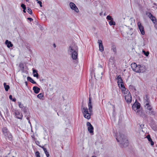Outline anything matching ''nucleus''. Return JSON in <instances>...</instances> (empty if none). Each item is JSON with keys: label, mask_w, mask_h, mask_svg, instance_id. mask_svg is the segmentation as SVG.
<instances>
[{"label": "nucleus", "mask_w": 157, "mask_h": 157, "mask_svg": "<svg viewBox=\"0 0 157 157\" xmlns=\"http://www.w3.org/2000/svg\"><path fill=\"white\" fill-rule=\"evenodd\" d=\"M3 85L5 89V90L6 91H8L9 89H10V86L9 85H7L6 83L4 82L3 84Z\"/></svg>", "instance_id": "nucleus-27"}, {"label": "nucleus", "mask_w": 157, "mask_h": 157, "mask_svg": "<svg viewBox=\"0 0 157 157\" xmlns=\"http://www.w3.org/2000/svg\"><path fill=\"white\" fill-rule=\"evenodd\" d=\"M147 139L149 142H150L151 145L153 146L154 144V142L152 141L151 139V138L150 136L148 135L147 136Z\"/></svg>", "instance_id": "nucleus-24"}, {"label": "nucleus", "mask_w": 157, "mask_h": 157, "mask_svg": "<svg viewBox=\"0 0 157 157\" xmlns=\"http://www.w3.org/2000/svg\"><path fill=\"white\" fill-rule=\"evenodd\" d=\"M137 25L139 29L141 34L143 35H144L145 34V32L144 26L142 25L140 21L138 22Z\"/></svg>", "instance_id": "nucleus-10"}, {"label": "nucleus", "mask_w": 157, "mask_h": 157, "mask_svg": "<svg viewBox=\"0 0 157 157\" xmlns=\"http://www.w3.org/2000/svg\"><path fill=\"white\" fill-rule=\"evenodd\" d=\"M111 59H112V60H113V57H110V60Z\"/></svg>", "instance_id": "nucleus-61"}, {"label": "nucleus", "mask_w": 157, "mask_h": 157, "mask_svg": "<svg viewBox=\"0 0 157 157\" xmlns=\"http://www.w3.org/2000/svg\"><path fill=\"white\" fill-rule=\"evenodd\" d=\"M139 66L140 64L137 65V67H136V68H135L134 71L136 72L137 73H140V68L139 67Z\"/></svg>", "instance_id": "nucleus-28"}, {"label": "nucleus", "mask_w": 157, "mask_h": 157, "mask_svg": "<svg viewBox=\"0 0 157 157\" xmlns=\"http://www.w3.org/2000/svg\"><path fill=\"white\" fill-rule=\"evenodd\" d=\"M13 101L14 102H15L16 101V99L15 98H12V99L11 100Z\"/></svg>", "instance_id": "nucleus-49"}, {"label": "nucleus", "mask_w": 157, "mask_h": 157, "mask_svg": "<svg viewBox=\"0 0 157 157\" xmlns=\"http://www.w3.org/2000/svg\"><path fill=\"white\" fill-rule=\"evenodd\" d=\"M37 3L39 4L40 7H42V2L41 1H37Z\"/></svg>", "instance_id": "nucleus-42"}, {"label": "nucleus", "mask_w": 157, "mask_h": 157, "mask_svg": "<svg viewBox=\"0 0 157 157\" xmlns=\"http://www.w3.org/2000/svg\"><path fill=\"white\" fill-rule=\"evenodd\" d=\"M106 19L107 20H109L110 21L113 20V18L111 16L109 15H108L107 16Z\"/></svg>", "instance_id": "nucleus-36"}, {"label": "nucleus", "mask_w": 157, "mask_h": 157, "mask_svg": "<svg viewBox=\"0 0 157 157\" xmlns=\"http://www.w3.org/2000/svg\"><path fill=\"white\" fill-rule=\"evenodd\" d=\"M39 147H41L43 149H44V146H40V145H39Z\"/></svg>", "instance_id": "nucleus-53"}, {"label": "nucleus", "mask_w": 157, "mask_h": 157, "mask_svg": "<svg viewBox=\"0 0 157 157\" xmlns=\"http://www.w3.org/2000/svg\"><path fill=\"white\" fill-rule=\"evenodd\" d=\"M35 155L36 157H40V153L38 151H37L35 152Z\"/></svg>", "instance_id": "nucleus-38"}, {"label": "nucleus", "mask_w": 157, "mask_h": 157, "mask_svg": "<svg viewBox=\"0 0 157 157\" xmlns=\"http://www.w3.org/2000/svg\"><path fill=\"white\" fill-rule=\"evenodd\" d=\"M14 113V114L17 119H22L23 117V115L22 113H20V112L17 110H14L12 111Z\"/></svg>", "instance_id": "nucleus-5"}, {"label": "nucleus", "mask_w": 157, "mask_h": 157, "mask_svg": "<svg viewBox=\"0 0 157 157\" xmlns=\"http://www.w3.org/2000/svg\"><path fill=\"white\" fill-rule=\"evenodd\" d=\"M27 80L33 84H36V82L34 81L33 79L30 77L28 76L27 78Z\"/></svg>", "instance_id": "nucleus-26"}, {"label": "nucleus", "mask_w": 157, "mask_h": 157, "mask_svg": "<svg viewBox=\"0 0 157 157\" xmlns=\"http://www.w3.org/2000/svg\"><path fill=\"white\" fill-rule=\"evenodd\" d=\"M124 91L122 90V94H124V95L126 94H130V93L129 91L128 90V89H126L125 88V90H124Z\"/></svg>", "instance_id": "nucleus-29"}, {"label": "nucleus", "mask_w": 157, "mask_h": 157, "mask_svg": "<svg viewBox=\"0 0 157 157\" xmlns=\"http://www.w3.org/2000/svg\"><path fill=\"white\" fill-rule=\"evenodd\" d=\"M2 131L6 139H8L10 141L12 140L13 138L12 135L8 131L7 128L6 127L3 128L2 129Z\"/></svg>", "instance_id": "nucleus-3"}, {"label": "nucleus", "mask_w": 157, "mask_h": 157, "mask_svg": "<svg viewBox=\"0 0 157 157\" xmlns=\"http://www.w3.org/2000/svg\"><path fill=\"white\" fill-rule=\"evenodd\" d=\"M21 7L23 9H26V7L25 5L24 4H22L21 5Z\"/></svg>", "instance_id": "nucleus-40"}, {"label": "nucleus", "mask_w": 157, "mask_h": 157, "mask_svg": "<svg viewBox=\"0 0 157 157\" xmlns=\"http://www.w3.org/2000/svg\"><path fill=\"white\" fill-rule=\"evenodd\" d=\"M88 106L89 109V112L91 113L92 112V105L91 103V98L89 97L88 103Z\"/></svg>", "instance_id": "nucleus-16"}, {"label": "nucleus", "mask_w": 157, "mask_h": 157, "mask_svg": "<svg viewBox=\"0 0 157 157\" xmlns=\"http://www.w3.org/2000/svg\"><path fill=\"white\" fill-rule=\"evenodd\" d=\"M21 110H22L26 114L25 116V117H26V119L28 121L29 123L31 124V122L29 121V117H30V115L29 113H28V109L26 107H24L22 109H21Z\"/></svg>", "instance_id": "nucleus-7"}, {"label": "nucleus", "mask_w": 157, "mask_h": 157, "mask_svg": "<svg viewBox=\"0 0 157 157\" xmlns=\"http://www.w3.org/2000/svg\"><path fill=\"white\" fill-rule=\"evenodd\" d=\"M102 15V13H100V15L101 16Z\"/></svg>", "instance_id": "nucleus-63"}, {"label": "nucleus", "mask_w": 157, "mask_h": 157, "mask_svg": "<svg viewBox=\"0 0 157 157\" xmlns=\"http://www.w3.org/2000/svg\"><path fill=\"white\" fill-rule=\"evenodd\" d=\"M44 97V95H43V94L42 93H40L38 95H37V97L39 98V99H41L42 100H43V99H42V98Z\"/></svg>", "instance_id": "nucleus-32"}, {"label": "nucleus", "mask_w": 157, "mask_h": 157, "mask_svg": "<svg viewBox=\"0 0 157 157\" xmlns=\"http://www.w3.org/2000/svg\"><path fill=\"white\" fill-rule=\"evenodd\" d=\"M38 76L39 75L37 72H36V74H33V76L35 77H36L37 78L38 77Z\"/></svg>", "instance_id": "nucleus-41"}, {"label": "nucleus", "mask_w": 157, "mask_h": 157, "mask_svg": "<svg viewBox=\"0 0 157 157\" xmlns=\"http://www.w3.org/2000/svg\"><path fill=\"white\" fill-rule=\"evenodd\" d=\"M139 66V67L140 68V73H143L147 71V67H146L143 64H140Z\"/></svg>", "instance_id": "nucleus-13"}, {"label": "nucleus", "mask_w": 157, "mask_h": 157, "mask_svg": "<svg viewBox=\"0 0 157 157\" xmlns=\"http://www.w3.org/2000/svg\"><path fill=\"white\" fill-rule=\"evenodd\" d=\"M140 104L138 102H135L132 105V109L134 110L135 111H136V110H138L140 108Z\"/></svg>", "instance_id": "nucleus-9"}, {"label": "nucleus", "mask_w": 157, "mask_h": 157, "mask_svg": "<svg viewBox=\"0 0 157 157\" xmlns=\"http://www.w3.org/2000/svg\"><path fill=\"white\" fill-rule=\"evenodd\" d=\"M155 25V26L156 29H157V23L156 24H154Z\"/></svg>", "instance_id": "nucleus-51"}, {"label": "nucleus", "mask_w": 157, "mask_h": 157, "mask_svg": "<svg viewBox=\"0 0 157 157\" xmlns=\"http://www.w3.org/2000/svg\"><path fill=\"white\" fill-rule=\"evenodd\" d=\"M36 144L37 145H38L39 146V145L38 144H40V142H39V141H36Z\"/></svg>", "instance_id": "nucleus-50"}, {"label": "nucleus", "mask_w": 157, "mask_h": 157, "mask_svg": "<svg viewBox=\"0 0 157 157\" xmlns=\"http://www.w3.org/2000/svg\"><path fill=\"white\" fill-rule=\"evenodd\" d=\"M33 90L36 94H38L40 90V88L36 86H34L33 87Z\"/></svg>", "instance_id": "nucleus-22"}, {"label": "nucleus", "mask_w": 157, "mask_h": 157, "mask_svg": "<svg viewBox=\"0 0 157 157\" xmlns=\"http://www.w3.org/2000/svg\"><path fill=\"white\" fill-rule=\"evenodd\" d=\"M109 24L110 25H116L115 22L113 21V20H112L111 21H109Z\"/></svg>", "instance_id": "nucleus-33"}, {"label": "nucleus", "mask_w": 157, "mask_h": 157, "mask_svg": "<svg viewBox=\"0 0 157 157\" xmlns=\"http://www.w3.org/2000/svg\"><path fill=\"white\" fill-rule=\"evenodd\" d=\"M144 104L151 103L149 99V98L147 94H146L144 97Z\"/></svg>", "instance_id": "nucleus-18"}, {"label": "nucleus", "mask_w": 157, "mask_h": 157, "mask_svg": "<svg viewBox=\"0 0 157 157\" xmlns=\"http://www.w3.org/2000/svg\"><path fill=\"white\" fill-rule=\"evenodd\" d=\"M152 128L154 130V131H157V127H155L153 126L152 127Z\"/></svg>", "instance_id": "nucleus-45"}, {"label": "nucleus", "mask_w": 157, "mask_h": 157, "mask_svg": "<svg viewBox=\"0 0 157 157\" xmlns=\"http://www.w3.org/2000/svg\"><path fill=\"white\" fill-rule=\"evenodd\" d=\"M136 114L145 118H147V115L144 113L141 109H139L136 112Z\"/></svg>", "instance_id": "nucleus-11"}, {"label": "nucleus", "mask_w": 157, "mask_h": 157, "mask_svg": "<svg viewBox=\"0 0 157 157\" xmlns=\"http://www.w3.org/2000/svg\"><path fill=\"white\" fill-rule=\"evenodd\" d=\"M23 12L24 13H26L25 9H23Z\"/></svg>", "instance_id": "nucleus-59"}, {"label": "nucleus", "mask_w": 157, "mask_h": 157, "mask_svg": "<svg viewBox=\"0 0 157 157\" xmlns=\"http://www.w3.org/2000/svg\"><path fill=\"white\" fill-rule=\"evenodd\" d=\"M9 98L11 100L12 99V95H10L9 96Z\"/></svg>", "instance_id": "nucleus-47"}, {"label": "nucleus", "mask_w": 157, "mask_h": 157, "mask_svg": "<svg viewBox=\"0 0 157 157\" xmlns=\"http://www.w3.org/2000/svg\"><path fill=\"white\" fill-rule=\"evenodd\" d=\"M18 104L19 107L21 109H22L24 107H25V106H23V105L20 102H18Z\"/></svg>", "instance_id": "nucleus-35"}, {"label": "nucleus", "mask_w": 157, "mask_h": 157, "mask_svg": "<svg viewBox=\"0 0 157 157\" xmlns=\"http://www.w3.org/2000/svg\"><path fill=\"white\" fill-rule=\"evenodd\" d=\"M27 11L29 14L31 15L32 14L33 12L32 10L30 8H28Z\"/></svg>", "instance_id": "nucleus-34"}, {"label": "nucleus", "mask_w": 157, "mask_h": 157, "mask_svg": "<svg viewBox=\"0 0 157 157\" xmlns=\"http://www.w3.org/2000/svg\"><path fill=\"white\" fill-rule=\"evenodd\" d=\"M98 67H100V68H102V66H101V64H99L98 65Z\"/></svg>", "instance_id": "nucleus-48"}, {"label": "nucleus", "mask_w": 157, "mask_h": 157, "mask_svg": "<svg viewBox=\"0 0 157 157\" xmlns=\"http://www.w3.org/2000/svg\"><path fill=\"white\" fill-rule=\"evenodd\" d=\"M117 79L118 80L117 82L118 86H120V83L123 82V80L120 75L117 76Z\"/></svg>", "instance_id": "nucleus-20"}, {"label": "nucleus", "mask_w": 157, "mask_h": 157, "mask_svg": "<svg viewBox=\"0 0 157 157\" xmlns=\"http://www.w3.org/2000/svg\"><path fill=\"white\" fill-rule=\"evenodd\" d=\"M90 112L89 113L88 111H87L86 113L83 114L84 117L87 119H90Z\"/></svg>", "instance_id": "nucleus-19"}, {"label": "nucleus", "mask_w": 157, "mask_h": 157, "mask_svg": "<svg viewBox=\"0 0 157 157\" xmlns=\"http://www.w3.org/2000/svg\"><path fill=\"white\" fill-rule=\"evenodd\" d=\"M116 139L118 142L120 143L121 147H125L128 145V140L123 134L119 133V135L116 136Z\"/></svg>", "instance_id": "nucleus-1"}, {"label": "nucleus", "mask_w": 157, "mask_h": 157, "mask_svg": "<svg viewBox=\"0 0 157 157\" xmlns=\"http://www.w3.org/2000/svg\"><path fill=\"white\" fill-rule=\"evenodd\" d=\"M119 87L121 89V90H122L123 91H124V90H125V87L124 85L123 82L121 83V84H120V86Z\"/></svg>", "instance_id": "nucleus-30"}, {"label": "nucleus", "mask_w": 157, "mask_h": 157, "mask_svg": "<svg viewBox=\"0 0 157 157\" xmlns=\"http://www.w3.org/2000/svg\"><path fill=\"white\" fill-rule=\"evenodd\" d=\"M146 112L150 115H155V112L153 109L152 108L150 109H146Z\"/></svg>", "instance_id": "nucleus-17"}, {"label": "nucleus", "mask_w": 157, "mask_h": 157, "mask_svg": "<svg viewBox=\"0 0 157 157\" xmlns=\"http://www.w3.org/2000/svg\"><path fill=\"white\" fill-rule=\"evenodd\" d=\"M137 67V64L135 63H132L131 65V67L132 70L134 71L135 68Z\"/></svg>", "instance_id": "nucleus-31"}, {"label": "nucleus", "mask_w": 157, "mask_h": 157, "mask_svg": "<svg viewBox=\"0 0 157 157\" xmlns=\"http://www.w3.org/2000/svg\"><path fill=\"white\" fill-rule=\"evenodd\" d=\"M69 6L71 9L74 10L76 13H78L79 11V10L76 5L73 2H71L69 3Z\"/></svg>", "instance_id": "nucleus-8"}, {"label": "nucleus", "mask_w": 157, "mask_h": 157, "mask_svg": "<svg viewBox=\"0 0 157 157\" xmlns=\"http://www.w3.org/2000/svg\"><path fill=\"white\" fill-rule=\"evenodd\" d=\"M36 72H37V71L35 69H33V73L34 74H36Z\"/></svg>", "instance_id": "nucleus-44"}, {"label": "nucleus", "mask_w": 157, "mask_h": 157, "mask_svg": "<svg viewBox=\"0 0 157 157\" xmlns=\"http://www.w3.org/2000/svg\"><path fill=\"white\" fill-rule=\"evenodd\" d=\"M43 149L44 152L45 151H47L46 149L45 148H44Z\"/></svg>", "instance_id": "nucleus-55"}, {"label": "nucleus", "mask_w": 157, "mask_h": 157, "mask_svg": "<svg viewBox=\"0 0 157 157\" xmlns=\"http://www.w3.org/2000/svg\"><path fill=\"white\" fill-rule=\"evenodd\" d=\"M144 107L146 109H150L152 108V106L151 105V103H148L144 104Z\"/></svg>", "instance_id": "nucleus-23"}, {"label": "nucleus", "mask_w": 157, "mask_h": 157, "mask_svg": "<svg viewBox=\"0 0 157 157\" xmlns=\"http://www.w3.org/2000/svg\"><path fill=\"white\" fill-rule=\"evenodd\" d=\"M132 98L130 93L128 94L127 95L125 96V100L126 102L128 103H129L131 102Z\"/></svg>", "instance_id": "nucleus-15"}, {"label": "nucleus", "mask_w": 157, "mask_h": 157, "mask_svg": "<svg viewBox=\"0 0 157 157\" xmlns=\"http://www.w3.org/2000/svg\"><path fill=\"white\" fill-rule=\"evenodd\" d=\"M2 131L6 139H8L10 141L12 140L13 138L12 135L8 131L7 128L6 127L3 128L2 129Z\"/></svg>", "instance_id": "nucleus-4"}, {"label": "nucleus", "mask_w": 157, "mask_h": 157, "mask_svg": "<svg viewBox=\"0 0 157 157\" xmlns=\"http://www.w3.org/2000/svg\"><path fill=\"white\" fill-rule=\"evenodd\" d=\"M43 149L44 152L45 151H47L46 149L45 148H44Z\"/></svg>", "instance_id": "nucleus-54"}, {"label": "nucleus", "mask_w": 157, "mask_h": 157, "mask_svg": "<svg viewBox=\"0 0 157 157\" xmlns=\"http://www.w3.org/2000/svg\"><path fill=\"white\" fill-rule=\"evenodd\" d=\"M146 44V43L145 41V40H143L142 41V43L141 44V46H142L143 47H144L145 46V45Z\"/></svg>", "instance_id": "nucleus-39"}, {"label": "nucleus", "mask_w": 157, "mask_h": 157, "mask_svg": "<svg viewBox=\"0 0 157 157\" xmlns=\"http://www.w3.org/2000/svg\"><path fill=\"white\" fill-rule=\"evenodd\" d=\"M46 155L47 156V157H49V153H48L47 154H46Z\"/></svg>", "instance_id": "nucleus-52"}, {"label": "nucleus", "mask_w": 157, "mask_h": 157, "mask_svg": "<svg viewBox=\"0 0 157 157\" xmlns=\"http://www.w3.org/2000/svg\"><path fill=\"white\" fill-rule=\"evenodd\" d=\"M53 46L54 48H55L56 47V44L55 43H54L53 44Z\"/></svg>", "instance_id": "nucleus-57"}, {"label": "nucleus", "mask_w": 157, "mask_h": 157, "mask_svg": "<svg viewBox=\"0 0 157 157\" xmlns=\"http://www.w3.org/2000/svg\"><path fill=\"white\" fill-rule=\"evenodd\" d=\"M146 15L149 17L154 24H156V23H157L155 17L153 15L150 13L149 12H146Z\"/></svg>", "instance_id": "nucleus-6"}, {"label": "nucleus", "mask_w": 157, "mask_h": 157, "mask_svg": "<svg viewBox=\"0 0 157 157\" xmlns=\"http://www.w3.org/2000/svg\"><path fill=\"white\" fill-rule=\"evenodd\" d=\"M25 84L26 85V86H27V85H28V83H27V82H25Z\"/></svg>", "instance_id": "nucleus-58"}, {"label": "nucleus", "mask_w": 157, "mask_h": 157, "mask_svg": "<svg viewBox=\"0 0 157 157\" xmlns=\"http://www.w3.org/2000/svg\"><path fill=\"white\" fill-rule=\"evenodd\" d=\"M143 52L144 53V55H145L146 56H148V55H149V52H145V51L144 50H143Z\"/></svg>", "instance_id": "nucleus-37"}, {"label": "nucleus", "mask_w": 157, "mask_h": 157, "mask_svg": "<svg viewBox=\"0 0 157 157\" xmlns=\"http://www.w3.org/2000/svg\"><path fill=\"white\" fill-rule=\"evenodd\" d=\"M5 43L8 48H10L13 46V44L10 41H9L8 40H6Z\"/></svg>", "instance_id": "nucleus-21"}, {"label": "nucleus", "mask_w": 157, "mask_h": 157, "mask_svg": "<svg viewBox=\"0 0 157 157\" xmlns=\"http://www.w3.org/2000/svg\"><path fill=\"white\" fill-rule=\"evenodd\" d=\"M132 32H131L130 33H129V34L131 35L132 34Z\"/></svg>", "instance_id": "nucleus-60"}, {"label": "nucleus", "mask_w": 157, "mask_h": 157, "mask_svg": "<svg viewBox=\"0 0 157 157\" xmlns=\"http://www.w3.org/2000/svg\"><path fill=\"white\" fill-rule=\"evenodd\" d=\"M98 44L99 51L101 52H102L104 51V47L101 40H98Z\"/></svg>", "instance_id": "nucleus-14"}, {"label": "nucleus", "mask_w": 157, "mask_h": 157, "mask_svg": "<svg viewBox=\"0 0 157 157\" xmlns=\"http://www.w3.org/2000/svg\"><path fill=\"white\" fill-rule=\"evenodd\" d=\"M81 110L82 111V112L83 114H84V113H86V112L88 110V109L87 107H85L83 106V105H82L81 106Z\"/></svg>", "instance_id": "nucleus-25"}, {"label": "nucleus", "mask_w": 157, "mask_h": 157, "mask_svg": "<svg viewBox=\"0 0 157 157\" xmlns=\"http://www.w3.org/2000/svg\"><path fill=\"white\" fill-rule=\"evenodd\" d=\"M26 47L28 49L29 48V46H27Z\"/></svg>", "instance_id": "nucleus-62"}, {"label": "nucleus", "mask_w": 157, "mask_h": 157, "mask_svg": "<svg viewBox=\"0 0 157 157\" xmlns=\"http://www.w3.org/2000/svg\"><path fill=\"white\" fill-rule=\"evenodd\" d=\"M78 50V47L76 44L71 45L69 46L68 52L71 55L73 59L76 60L77 58Z\"/></svg>", "instance_id": "nucleus-2"}, {"label": "nucleus", "mask_w": 157, "mask_h": 157, "mask_svg": "<svg viewBox=\"0 0 157 157\" xmlns=\"http://www.w3.org/2000/svg\"><path fill=\"white\" fill-rule=\"evenodd\" d=\"M27 19L30 21H31L33 20V19L31 17H28Z\"/></svg>", "instance_id": "nucleus-46"}, {"label": "nucleus", "mask_w": 157, "mask_h": 157, "mask_svg": "<svg viewBox=\"0 0 157 157\" xmlns=\"http://www.w3.org/2000/svg\"><path fill=\"white\" fill-rule=\"evenodd\" d=\"M112 49L113 50V51L114 52H116V48L114 46H113Z\"/></svg>", "instance_id": "nucleus-43"}, {"label": "nucleus", "mask_w": 157, "mask_h": 157, "mask_svg": "<svg viewBox=\"0 0 157 157\" xmlns=\"http://www.w3.org/2000/svg\"><path fill=\"white\" fill-rule=\"evenodd\" d=\"M44 153H45V154H46L48 153V152L47 151H45Z\"/></svg>", "instance_id": "nucleus-56"}, {"label": "nucleus", "mask_w": 157, "mask_h": 157, "mask_svg": "<svg viewBox=\"0 0 157 157\" xmlns=\"http://www.w3.org/2000/svg\"><path fill=\"white\" fill-rule=\"evenodd\" d=\"M92 157H96L95 156H93Z\"/></svg>", "instance_id": "nucleus-64"}, {"label": "nucleus", "mask_w": 157, "mask_h": 157, "mask_svg": "<svg viewBox=\"0 0 157 157\" xmlns=\"http://www.w3.org/2000/svg\"><path fill=\"white\" fill-rule=\"evenodd\" d=\"M86 125L88 126V130L89 132L91 133H93L94 128L92 125L89 122H87Z\"/></svg>", "instance_id": "nucleus-12"}]
</instances>
